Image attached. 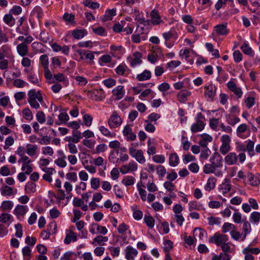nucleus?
Here are the masks:
<instances>
[{"label":"nucleus","instance_id":"13d9d810","mask_svg":"<svg viewBox=\"0 0 260 260\" xmlns=\"http://www.w3.org/2000/svg\"><path fill=\"white\" fill-rule=\"evenodd\" d=\"M36 117L38 121L40 123H43L46 121L45 115L43 111H39L36 115Z\"/></svg>","mask_w":260,"mask_h":260},{"label":"nucleus","instance_id":"f03ea898","mask_svg":"<svg viewBox=\"0 0 260 260\" xmlns=\"http://www.w3.org/2000/svg\"><path fill=\"white\" fill-rule=\"evenodd\" d=\"M122 119L118 116L117 112L114 111L108 120V124L111 128H115L119 126L122 123Z\"/></svg>","mask_w":260,"mask_h":260},{"label":"nucleus","instance_id":"f704fd0d","mask_svg":"<svg viewBox=\"0 0 260 260\" xmlns=\"http://www.w3.org/2000/svg\"><path fill=\"white\" fill-rule=\"evenodd\" d=\"M248 180L252 186H257L260 183L259 179L251 173H248Z\"/></svg>","mask_w":260,"mask_h":260},{"label":"nucleus","instance_id":"0e129e2a","mask_svg":"<svg viewBox=\"0 0 260 260\" xmlns=\"http://www.w3.org/2000/svg\"><path fill=\"white\" fill-rule=\"evenodd\" d=\"M231 149L230 145L221 144L219 150L223 155L226 154Z\"/></svg>","mask_w":260,"mask_h":260},{"label":"nucleus","instance_id":"37998d69","mask_svg":"<svg viewBox=\"0 0 260 260\" xmlns=\"http://www.w3.org/2000/svg\"><path fill=\"white\" fill-rule=\"evenodd\" d=\"M13 207V203L11 201H5L2 202L1 208L4 211L10 210Z\"/></svg>","mask_w":260,"mask_h":260},{"label":"nucleus","instance_id":"4c0bfd02","mask_svg":"<svg viewBox=\"0 0 260 260\" xmlns=\"http://www.w3.org/2000/svg\"><path fill=\"white\" fill-rule=\"evenodd\" d=\"M135 178L133 176H127L123 178L121 183L126 186L133 185L134 184Z\"/></svg>","mask_w":260,"mask_h":260},{"label":"nucleus","instance_id":"79ce46f5","mask_svg":"<svg viewBox=\"0 0 260 260\" xmlns=\"http://www.w3.org/2000/svg\"><path fill=\"white\" fill-rule=\"evenodd\" d=\"M72 240L73 241H76L77 240V235L74 233H71V235L67 234L66 237L64 240V243L66 244H69L71 243Z\"/></svg>","mask_w":260,"mask_h":260},{"label":"nucleus","instance_id":"c756f323","mask_svg":"<svg viewBox=\"0 0 260 260\" xmlns=\"http://www.w3.org/2000/svg\"><path fill=\"white\" fill-rule=\"evenodd\" d=\"M3 20L7 24L11 27L14 26L15 23V19L10 13L8 14L5 15Z\"/></svg>","mask_w":260,"mask_h":260},{"label":"nucleus","instance_id":"4be33fe9","mask_svg":"<svg viewBox=\"0 0 260 260\" xmlns=\"http://www.w3.org/2000/svg\"><path fill=\"white\" fill-rule=\"evenodd\" d=\"M72 35L75 39L79 40L83 38L87 34L85 29H74L72 31Z\"/></svg>","mask_w":260,"mask_h":260},{"label":"nucleus","instance_id":"c03bdc74","mask_svg":"<svg viewBox=\"0 0 260 260\" xmlns=\"http://www.w3.org/2000/svg\"><path fill=\"white\" fill-rule=\"evenodd\" d=\"M173 242L170 240H166L164 242L163 249L164 251L167 253L173 248Z\"/></svg>","mask_w":260,"mask_h":260},{"label":"nucleus","instance_id":"20e7f679","mask_svg":"<svg viewBox=\"0 0 260 260\" xmlns=\"http://www.w3.org/2000/svg\"><path fill=\"white\" fill-rule=\"evenodd\" d=\"M87 95L92 100L102 101L104 98V92L102 89L88 90Z\"/></svg>","mask_w":260,"mask_h":260},{"label":"nucleus","instance_id":"e433bc0d","mask_svg":"<svg viewBox=\"0 0 260 260\" xmlns=\"http://www.w3.org/2000/svg\"><path fill=\"white\" fill-rule=\"evenodd\" d=\"M39 62L44 69L49 68V59L47 55H41L40 57Z\"/></svg>","mask_w":260,"mask_h":260},{"label":"nucleus","instance_id":"49530a36","mask_svg":"<svg viewBox=\"0 0 260 260\" xmlns=\"http://www.w3.org/2000/svg\"><path fill=\"white\" fill-rule=\"evenodd\" d=\"M23 117L25 119L31 120L33 118V116L31 110L28 108H26L22 110Z\"/></svg>","mask_w":260,"mask_h":260},{"label":"nucleus","instance_id":"603ef678","mask_svg":"<svg viewBox=\"0 0 260 260\" xmlns=\"http://www.w3.org/2000/svg\"><path fill=\"white\" fill-rule=\"evenodd\" d=\"M31 250L29 247L26 246L22 249V254L25 258L29 259L31 256Z\"/></svg>","mask_w":260,"mask_h":260},{"label":"nucleus","instance_id":"58836bf2","mask_svg":"<svg viewBox=\"0 0 260 260\" xmlns=\"http://www.w3.org/2000/svg\"><path fill=\"white\" fill-rule=\"evenodd\" d=\"M26 153L30 156H34L36 154L37 146L36 145H32L28 144L26 145Z\"/></svg>","mask_w":260,"mask_h":260},{"label":"nucleus","instance_id":"473e14b6","mask_svg":"<svg viewBox=\"0 0 260 260\" xmlns=\"http://www.w3.org/2000/svg\"><path fill=\"white\" fill-rule=\"evenodd\" d=\"M179 162V157L177 153H174L170 154L169 156V165L172 167L178 165Z\"/></svg>","mask_w":260,"mask_h":260},{"label":"nucleus","instance_id":"3c124183","mask_svg":"<svg viewBox=\"0 0 260 260\" xmlns=\"http://www.w3.org/2000/svg\"><path fill=\"white\" fill-rule=\"evenodd\" d=\"M83 120L84 124L87 126H90L92 121V117L88 114H86L83 116Z\"/></svg>","mask_w":260,"mask_h":260},{"label":"nucleus","instance_id":"bb28decb","mask_svg":"<svg viewBox=\"0 0 260 260\" xmlns=\"http://www.w3.org/2000/svg\"><path fill=\"white\" fill-rule=\"evenodd\" d=\"M150 16L152 18L155 19L154 20H152V23L153 25H157L160 23V22L161 21L160 17L156 10H153L150 13Z\"/></svg>","mask_w":260,"mask_h":260},{"label":"nucleus","instance_id":"9d476101","mask_svg":"<svg viewBox=\"0 0 260 260\" xmlns=\"http://www.w3.org/2000/svg\"><path fill=\"white\" fill-rule=\"evenodd\" d=\"M112 93L115 95L117 100L121 99L124 95L125 90L122 85H118L112 90Z\"/></svg>","mask_w":260,"mask_h":260},{"label":"nucleus","instance_id":"72a5a7b5","mask_svg":"<svg viewBox=\"0 0 260 260\" xmlns=\"http://www.w3.org/2000/svg\"><path fill=\"white\" fill-rule=\"evenodd\" d=\"M144 220L146 224L149 228H152L154 226L155 220L154 218L151 215H145Z\"/></svg>","mask_w":260,"mask_h":260},{"label":"nucleus","instance_id":"2eb2a0df","mask_svg":"<svg viewBox=\"0 0 260 260\" xmlns=\"http://www.w3.org/2000/svg\"><path fill=\"white\" fill-rule=\"evenodd\" d=\"M206 89L205 95L209 98H212L216 93V87L213 84H210L208 86H205Z\"/></svg>","mask_w":260,"mask_h":260},{"label":"nucleus","instance_id":"39448f33","mask_svg":"<svg viewBox=\"0 0 260 260\" xmlns=\"http://www.w3.org/2000/svg\"><path fill=\"white\" fill-rule=\"evenodd\" d=\"M231 80L227 83V86L230 90L233 92L237 98H240L243 94V91L240 87H238L235 83Z\"/></svg>","mask_w":260,"mask_h":260},{"label":"nucleus","instance_id":"a18cd8bd","mask_svg":"<svg viewBox=\"0 0 260 260\" xmlns=\"http://www.w3.org/2000/svg\"><path fill=\"white\" fill-rule=\"evenodd\" d=\"M36 184L33 182H28L25 185V189L27 193L35 192L36 189Z\"/></svg>","mask_w":260,"mask_h":260},{"label":"nucleus","instance_id":"e2e57ef3","mask_svg":"<svg viewBox=\"0 0 260 260\" xmlns=\"http://www.w3.org/2000/svg\"><path fill=\"white\" fill-rule=\"evenodd\" d=\"M243 253H252L256 254L260 252V249L258 248H250L249 247H246L243 249Z\"/></svg>","mask_w":260,"mask_h":260},{"label":"nucleus","instance_id":"2f4dec72","mask_svg":"<svg viewBox=\"0 0 260 260\" xmlns=\"http://www.w3.org/2000/svg\"><path fill=\"white\" fill-rule=\"evenodd\" d=\"M1 192L4 196H10L13 194V188L8 185H4L1 188Z\"/></svg>","mask_w":260,"mask_h":260},{"label":"nucleus","instance_id":"cd10ccee","mask_svg":"<svg viewBox=\"0 0 260 260\" xmlns=\"http://www.w3.org/2000/svg\"><path fill=\"white\" fill-rule=\"evenodd\" d=\"M216 179L214 177H210L208 180L205 186V189L207 191H211L215 187Z\"/></svg>","mask_w":260,"mask_h":260},{"label":"nucleus","instance_id":"6ab92c4d","mask_svg":"<svg viewBox=\"0 0 260 260\" xmlns=\"http://www.w3.org/2000/svg\"><path fill=\"white\" fill-rule=\"evenodd\" d=\"M115 71L118 75L127 76L128 74H126V72L129 71V70L125 64H120L117 66Z\"/></svg>","mask_w":260,"mask_h":260},{"label":"nucleus","instance_id":"a878e982","mask_svg":"<svg viewBox=\"0 0 260 260\" xmlns=\"http://www.w3.org/2000/svg\"><path fill=\"white\" fill-rule=\"evenodd\" d=\"M31 15L36 16L38 20H40L43 17L44 13L42 8L40 6H37L34 8L31 11Z\"/></svg>","mask_w":260,"mask_h":260},{"label":"nucleus","instance_id":"0eeeda50","mask_svg":"<svg viewBox=\"0 0 260 260\" xmlns=\"http://www.w3.org/2000/svg\"><path fill=\"white\" fill-rule=\"evenodd\" d=\"M125 251V258L127 260H135V257L138 253L137 250L130 245L126 247Z\"/></svg>","mask_w":260,"mask_h":260},{"label":"nucleus","instance_id":"393cba45","mask_svg":"<svg viewBox=\"0 0 260 260\" xmlns=\"http://www.w3.org/2000/svg\"><path fill=\"white\" fill-rule=\"evenodd\" d=\"M190 95V92L187 90L180 91L178 95V100L182 103H184L187 100V97Z\"/></svg>","mask_w":260,"mask_h":260},{"label":"nucleus","instance_id":"1a4fd4ad","mask_svg":"<svg viewBox=\"0 0 260 260\" xmlns=\"http://www.w3.org/2000/svg\"><path fill=\"white\" fill-rule=\"evenodd\" d=\"M238 156L235 152L228 153L224 158L225 163L229 166L235 165L237 163Z\"/></svg>","mask_w":260,"mask_h":260},{"label":"nucleus","instance_id":"c85d7f7f","mask_svg":"<svg viewBox=\"0 0 260 260\" xmlns=\"http://www.w3.org/2000/svg\"><path fill=\"white\" fill-rule=\"evenodd\" d=\"M193 234L196 236H198L201 240H202L204 237H207V235L206 231L201 228H196L193 230Z\"/></svg>","mask_w":260,"mask_h":260},{"label":"nucleus","instance_id":"8fccbe9b","mask_svg":"<svg viewBox=\"0 0 260 260\" xmlns=\"http://www.w3.org/2000/svg\"><path fill=\"white\" fill-rule=\"evenodd\" d=\"M235 225L229 222H225L222 227V232L223 233H225L231 230H235Z\"/></svg>","mask_w":260,"mask_h":260},{"label":"nucleus","instance_id":"412c9836","mask_svg":"<svg viewBox=\"0 0 260 260\" xmlns=\"http://www.w3.org/2000/svg\"><path fill=\"white\" fill-rule=\"evenodd\" d=\"M134 58L133 59L131 62V66L132 67H135L136 65L142 63V54L140 52L137 51L133 53Z\"/></svg>","mask_w":260,"mask_h":260},{"label":"nucleus","instance_id":"a211bd4d","mask_svg":"<svg viewBox=\"0 0 260 260\" xmlns=\"http://www.w3.org/2000/svg\"><path fill=\"white\" fill-rule=\"evenodd\" d=\"M151 77V73L150 71L145 70L142 73L137 75L136 79L139 81L149 80Z\"/></svg>","mask_w":260,"mask_h":260},{"label":"nucleus","instance_id":"6e6d98bb","mask_svg":"<svg viewBox=\"0 0 260 260\" xmlns=\"http://www.w3.org/2000/svg\"><path fill=\"white\" fill-rule=\"evenodd\" d=\"M162 36L166 41H167L170 39L174 38L176 36V32L174 30H171L168 32L163 33Z\"/></svg>","mask_w":260,"mask_h":260},{"label":"nucleus","instance_id":"864d4df0","mask_svg":"<svg viewBox=\"0 0 260 260\" xmlns=\"http://www.w3.org/2000/svg\"><path fill=\"white\" fill-rule=\"evenodd\" d=\"M28 29H29V27L28 26V25L27 24L25 26H23L22 27V28H21V27H19V26H18L16 28V31L18 33L22 34V35H24L25 36L28 35V33H29Z\"/></svg>","mask_w":260,"mask_h":260},{"label":"nucleus","instance_id":"ddd939ff","mask_svg":"<svg viewBox=\"0 0 260 260\" xmlns=\"http://www.w3.org/2000/svg\"><path fill=\"white\" fill-rule=\"evenodd\" d=\"M116 15V9H113L106 11L105 14L101 17V20L103 22H106L111 20L113 16Z\"/></svg>","mask_w":260,"mask_h":260},{"label":"nucleus","instance_id":"de8ad7c7","mask_svg":"<svg viewBox=\"0 0 260 260\" xmlns=\"http://www.w3.org/2000/svg\"><path fill=\"white\" fill-rule=\"evenodd\" d=\"M260 213L258 212H253L250 217V221L255 223H257L259 221Z\"/></svg>","mask_w":260,"mask_h":260},{"label":"nucleus","instance_id":"ea45409f","mask_svg":"<svg viewBox=\"0 0 260 260\" xmlns=\"http://www.w3.org/2000/svg\"><path fill=\"white\" fill-rule=\"evenodd\" d=\"M216 167L212 164H207L205 165L204 167L203 172L205 174H210L214 173Z\"/></svg>","mask_w":260,"mask_h":260},{"label":"nucleus","instance_id":"c9c22d12","mask_svg":"<svg viewBox=\"0 0 260 260\" xmlns=\"http://www.w3.org/2000/svg\"><path fill=\"white\" fill-rule=\"evenodd\" d=\"M13 219V216L8 213H2L0 215V222L3 223H7L8 221L11 222Z\"/></svg>","mask_w":260,"mask_h":260},{"label":"nucleus","instance_id":"f257e3e1","mask_svg":"<svg viewBox=\"0 0 260 260\" xmlns=\"http://www.w3.org/2000/svg\"><path fill=\"white\" fill-rule=\"evenodd\" d=\"M27 101L32 108L38 109L40 108L39 102H43V96L40 90L36 91L35 89H30L28 92Z\"/></svg>","mask_w":260,"mask_h":260},{"label":"nucleus","instance_id":"052dcab7","mask_svg":"<svg viewBox=\"0 0 260 260\" xmlns=\"http://www.w3.org/2000/svg\"><path fill=\"white\" fill-rule=\"evenodd\" d=\"M156 172L159 177L162 178L166 173V170L163 166L159 165L156 168Z\"/></svg>","mask_w":260,"mask_h":260},{"label":"nucleus","instance_id":"7ed1b4c3","mask_svg":"<svg viewBox=\"0 0 260 260\" xmlns=\"http://www.w3.org/2000/svg\"><path fill=\"white\" fill-rule=\"evenodd\" d=\"M130 155L135 158L136 160L140 164H144L145 161V158L144 156L143 151L141 149L136 150L135 148L131 147L129 150Z\"/></svg>","mask_w":260,"mask_h":260},{"label":"nucleus","instance_id":"aec40b11","mask_svg":"<svg viewBox=\"0 0 260 260\" xmlns=\"http://www.w3.org/2000/svg\"><path fill=\"white\" fill-rule=\"evenodd\" d=\"M28 80L31 83L39 85L40 81L39 74H36L32 72L28 73L27 76Z\"/></svg>","mask_w":260,"mask_h":260},{"label":"nucleus","instance_id":"338daca9","mask_svg":"<svg viewBox=\"0 0 260 260\" xmlns=\"http://www.w3.org/2000/svg\"><path fill=\"white\" fill-rule=\"evenodd\" d=\"M231 189V185L229 183H223L220 187L222 193L224 194L230 191Z\"/></svg>","mask_w":260,"mask_h":260},{"label":"nucleus","instance_id":"f8f14e48","mask_svg":"<svg viewBox=\"0 0 260 260\" xmlns=\"http://www.w3.org/2000/svg\"><path fill=\"white\" fill-rule=\"evenodd\" d=\"M57 153L60 156V157L55 160V163L61 168H64L67 166V162L65 160L66 156L61 150L58 151Z\"/></svg>","mask_w":260,"mask_h":260},{"label":"nucleus","instance_id":"b1692460","mask_svg":"<svg viewBox=\"0 0 260 260\" xmlns=\"http://www.w3.org/2000/svg\"><path fill=\"white\" fill-rule=\"evenodd\" d=\"M240 49L242 52L246 55L253 56L254 55L252 48L249 46L248 43L245 42L241 46Z\"/></svg>","mask_w":260,"mask_h":260},{"label":"nucleus","instance_id":"4d7b16f0","mask_svg":"<svg viewBox=\"0 0 260 260\" xmlns=\"http://www.w3.org/2000/svg\"><path fill=\"white\" fill-rule=\"evenodd\" d=\"M233 57L235 62H240L242 59V54L239 50H236L233 53Z\"/></svg>","mask_w":260,"mask_h":260},{"label":"nucleus","instance_id":"dca6fc26","mask_svg":"<svg viewBox=\"0 0 260 260\" xmlns=\"http://www.w3.org/2000/svg\"><path fill=\"white\" fill-rule=\"evenodd\" d=\"M204 127L205 123L203 121H198L191 125L190 129L192 133H196L202 131Z\"/></svg>","mask_w":260,"mask_h":260},{"label":"nucleus","instance_id":"680f3d73","mask_svg":"<svg viewBox=\"0 0 260 260\" xmlns=\"http://www.w3.org/2000/svg\"><path fill=\"white\" fill-rule=\"evenodd\" d=\"M13 85L17 88H22L25 84H28L24 81L20 79H17L14 80Z\"/></svg>","mask_w":260,"mask_h":260},{"label":"nucleus","instance_id":"7c9ffc66","mask_svg":"<svg viewBox=\"0 0 260 260\" xmlns=\"http://www.w3.org/2000/svg\"><path fill=\"white\" fill-rule=\"evenodd\" d=\"M220 234L216 233L214 236L211 237L209 240V242L210 243H215L217 246H219L220 245L222 244L221 237H220Z\"/></svg>","mask_w":260,"mask_h":260},{"label":"nucleus","instance_id":"4468645a","mask_svg":"<svg viewBox=\"0 0 260 260\" xmlns=\"http://www.w3.org/2000/svg\"><path fill=\"white\" fill-rule=\"evenodd\" d=\"M216 33L219 35H226L229 34V30L227 29L226 24H221L215 26Z\"/></svg>","mask_w":260,"mask_h":260},{"label":"nucleus","instance_id":"6e6552de","mask_svg":"<svg viewBox=\"0 0 260 260\" xmlns=\"http://www.w3.org/2000/svg\"><path fill=\"white\" fill-rule=\"evenodd\" d=\"M138 165L134 161H131L128 166L123 165L120 169V172L125 174L127 173L130 171H136L137 170Z\"/></svg>","mask_w":260,"mask_h":260},{"label":"nucleus","instance_id":"774afa93","mask_svg":"<svg viewBox=\"0 0 260 260\" xmlns=\"http://www.w3.org/2000/svg\"><path fill=\"white\" fill-rule=\"evenodd\" d=\"M22 12L21 8L19 6H14L13 8L10 10V13L12 15H18Z\"/></svg>","mask_w":260,"mask_h":260},{"label":"nucleus","instance_id":"5fc2aeb1","mask_svg":"<svg viewBox=\"0 0 260 260\" xmlns=\"http://www.w3.org/2000/svg\"><path fill=\"white\" fill-rule=\"evenodd\" d=\"M100 179L98 178H92L91 179V187L94 190H96L100 187Z\"/></svg>","mask_w":260,"mask_h":260},{"label":"nucleus","instance_id":"423d86ee","mask_svg":"<svg viewBox=\"0 0 260 260\" xmlns=\"http://www.w3.org/2000/svg\"><path fill=\"white\" fill-rule=\"evenodd\" d=\"M223 159L220 154L217 152H215L212 156L210 158V161L216 168H220L222 166Z\"/></svg>","mask_w":260,"mask_h":260},{"label":"nucleus","instance_id":"5701e85b","mask_svg":"<svg viewBox=\"0 0 260 260\" xmlns=\"http://www.w3.org/2000/svg\"><path fill=\"white\" fill-rule=\"evenodd\" d=\"M26 212L27 207L26 206L18 205L14 210V214L17 216H24Z\"/></svg>","mask_w":260,"mask_h":260},{"label":"nucleus","instance_id":"bf43d9fd","mask_svg":"<svg viewBox=\"0 0 260 260\" xmlns=\"http://www.w3.org/2000/svg\"><path fill=\"white\" fill-rule=\"evenodd\" d=\"M116 80L112 78H109L103 81L104 84L108 88H111L115 85Z\"/></svg>","mask_w":260,"mask_h":260},{"label":"nucleus","instance_id":"69168bd1","mask_svg":"<svg viewBox=\"0 0 260 260\" xmlns=\"http://www.w3.org/2000/svg\"><path fill=\"white\" fill-rule=\"evenodd\" d=\"M164 187L169 192H172L174 190L175 185L171 181H166L164 184Z\"/></svg>","mask_w":260,"mask_h":260},{"label":"nucleus","instance_id":"9b49d317","mask_svg":"<svg viewBox=\"0 0 260 260\" xmlns=\"http://www.w3.org/2000/svg\"><path fill=\"white\" fill-rule=\"evenodd\" d=\"M82 138V134L79 131H73V137H70L69 138H66V141L68 142H72L73 143H77L79 142L80 140Z\"/></svg>","mask_w":260,"mask_h":260},{"label":"nucleus","instance_id":"09e8293b","mask_svg":"<svg viewBox=\"0 0 260 260\" xmlns=\"http://www.w3.org/2000/svg\"><path fill=\"white\" fill-rule=\"evenodd\" d=\"M99 129L102 134L105 136L113 138L115 135V134L111 133L108 128L105 127L104 126H100Z\"/></svg>","mask_w":260,"mask_h":260},{"label":"nucleus","instance_id":"f3484780","mask_svg":"<svg viewBox=\"0 0 260 260\" xmlns=\"http://www.w3.org/2000/svg\"><path fill=\"white\" fill-rule=\"evenodd\" d=\"M17 50L18 54L21 56H24L27 54L28 52V46L25 43H20L17 46Z\"/></svg>","mask_w":260,"mask_h":260},{"label":"nucleus","instance_id":"a19ab883","mask_svg":"<svg viewBox=\"0 0 260 260\" xmlns=\"http://www.w3.org/2000/svg\"><path fill=\"white\" fill-rule=\"evenodd\" d=\"M92 31L97 35H99L100 36H107V32H106L105 29L102 26H99L96 28H92Z\"/></svg>","mask_w":260,"mask_h":260}]
</instances>
